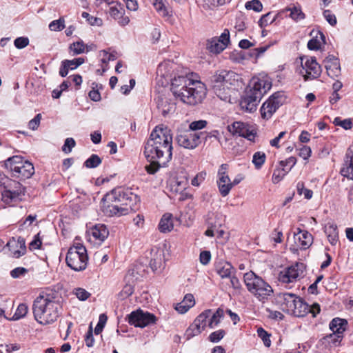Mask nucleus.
Wrapping results in <instances>:
<instances>
[{
    "mask_svg": "<svg viewBox=\"0 0 353 353\" xmlns=\"http://www.w3.org/2000/svg\"><path fill=\"white\" fill-rule=\"evenodd\" d=\"M128 323L137 327L143 328L156 322V316L148 312L139 309L132 311L126 316Z\"/></svg>",
    "mask_w": 353,
    "mask_h": 353,
    "instance_id": "nucleus-11",
    "label": "nucleus"
},
{
    "mask_svg": "<svg viewBox=\"0 0 353 353\" xmlns=\"http://www.w3.org/2000/svg\"><path fill=\"white\" fill-rule=\"evenodd\" d=\"M285 10L290 12V17L296 22L305 18V14L299 6L289 7Z\"/></svg>",
    "mask_w": 353,
    "mask_h": 353,
    "instance_id": "nucleus-35",
    "label": "nucleus"
},
{
    "mask_svg": "<svg viewBox=\"0 0 353 353\" xmlns=\"http://www.w3.org/2000/svg\"><path fill=\"white\" fill-rule=\"evenodd\" d=\"M271 15V13H267L262 16V17L260 19L259 23L261 27L266 26L269 23H272L276 20V17L272 18L271 20L270 19Z\"/></svg>",
    "mask_w": 353,
    "mask_h": 353,
    "instance_id": "nucleus-60",
    "label": "nucleus"
},
{
    "mask_svg": "<svg viewBox=\"0 0 353 353\" xmlns=\"http://www.w3.org/2000/svg\"><path fill=\"white\" fill-rule=\"evenodd\" d=\"M225 43H222L217 37L211 39L208 41L207 48L212 53L219 54L225 48Z\"/></svg>",
    "mask_w": 353,
    "mask_h": 353,
    "instance_id": "nucleus-33",
    "label": "nucleus"
},
{
    "mask_svg": "<svg viewBox=\"0 0 353 353\" xmlns=\"http://www.w3.org/2000/svg\"><path fill=\"white\" fill-rule=\"evenodd\" d=\"M188 186V180L185 176H176L170 182V190L175 194L186 190Z\"/></svg>",
    "mask_w": 353,
    "mask_h": 353,
    "instance_id": "nucleus-23",
    "label": "nucleus"
},
{
    "mask_svg": "<svg viewBox=\"0 0 353 353\" xmlns=\"http://www.w3.org/2000/svg\"><path fill=\"white\" fill-rule=\"evenodd\" d=\"M211 259V254L210 251H203L200 253L199 260L201 264L208 265Z\"/></svg>",
    "mask_w": 353,
    "mask_h": 353,
    "instance_id": "nucleus-63",
    "label": "nucleus"
},
{
    "mask_svg": "<svg viewBox=\"0 0 353 353\" xmlns=\"http://www.w3.org/2000/svg\"><path fill=\"white\" fill-rule=\"evenodd\" d=\"M347 327V321L341 318L333 319L329 325L330 330L335 334H339V337H343V333Z\"/></svg>",
    "mask_w": 353,
    "mask_h": 353,
    "instance_id": "nucleus-24",
    "label": "nucleus"
},
{
    "mask_svg": "<svg viewBox=\"0 0 353 353\" xmlns=\"http://www.w3.org/2000/svg\"><path fill=\"white\" fill-rule=\"evenodd\" d=\"M266 159V155L263 152H256L253 154L252 163L256 169H260L264 164Z\"/></svg>",
    "mask_w": 353,
    "mask_h": 353,
    "instance_id": "nucleus-37",
    "label": "nucleus"
},
{
    "mask_svg": "<svg viewBox=\"0 0 353 353\" xmlns=\"http://www.w3.org/2000/svg\"><path fill=\"white\" fill-rule=\"evenodd\" d=\"M153 5L157 10V12H159L160 14H161L163 16H165L168 14V11L165 7V5L163 3V0H153Z\"/></svg>",
    "mask_w": 353,
    "mask_h": 353,
    "instance_id": "nucleus-58",
    "label": "nucleus"
},
{
    "mask_svg": "<svg viewBox=\"0 0 353 353\" xmlns=\"http://www.w3.org/2000/svg\"><path fill=\"white\" fill-rule=\"evenodd\" d=\"M207 174L206 172L202 171L199 172L191 181V184L193 186H199L205 180Z\"/></svg>",
    "mask_w": 353,
    "mask_h": 353,
    "instance_id": "nucleus-55",
    "label": "nucleus"
},
{
    "mask_svg": "<svg viewBox=\"0 0 353 353\" xmlns=\"http://www.w3.org/2000/svg\"><path fill=\"white\" fill-rule=\"evenodd\" d=\"M303 276L304 265L303 263H296L295 265H292L281 271L279 275V280L282 283L289 285L296 282Z\"/></svg>",
    "mask_w": 353,
    "mask_h": 353,
    "instance_id": "nucleus-13",
    "label": "nucleus"
},
{
    "mask_svg": "<svg viewBox=\"0 0 353 353\" xmlns=\"http://www.w3.org/2000/svg\"><path fill=\"white\" fill-rule=\"evenodd\" d=\"M171 91L176 99L190 105L201 103L207 94V89L203 83L187 76L174 77L172 80Z\"/></svg>",
    "mask_w": 353,
    "mask_h": 353,
    "instance_id": "nucleus-2",
    "label": "nucleus"
},
{
    "mask_svg": "<svg viewBox=\"0 0 353 353\" xmlns=\"http://www.w3.org/2000/svg\"><path fill=\"white\" fill-rule=\"evenodd\" d=\"M240 137H244L248 141L254 143L255 139L257 137L256 127L248 123L246 128L243 130V134H241Z\"/></svg>",
    "mask_w": 353,
    "mask_h": 353,
    "instance_id": "nucleus-34",
    "label": "nucleus"
},
{
    "mask_svg": "<svg viewBox=\"0 0 353 353\" xmlns=\"http://www.w3.org/2000/svg\"><path fill=\"white\" fill-rule=\"evenodd\" d=\"M65 28V20L60 18L57 20H54L49 24V28L52 31H61Z\"/></svg>",
    "mask_w": 353,
    "mask_h": 353,
    "instance_id": "nucleus-43",
    "label": "nucleus"
},
{
    "mask_svg": "<svg viewBox=\"0 0 353 353\" xmlns=\"http://www.w3.org/2000/svg\"><path fill=\"white\" fill-rule=\"evenodd\" d=\"M107 319H108L107 316L105 314H100L99 319V322L94 328V333L96 334H99L102 332V330L106 323Z\"/></svg>",
    "mask_w": 353,
    "mask_h": 353,
    "instance_id": "nucleus-51",
    "label": "nucleus"
},
{
    "mask_svg": "<svg viewBox=\"0 0 353 353\" xmlns=\"http://www.w3.org/2000/svg\"><path fill=\"white\" fill-rule=\"evenodd\" d=\"M216 271L222 278H229L234 271L232 265L227 261H219L216 265Z\"/></svg>",
    "mask_w": 353,
    "mask_h": 353,
    "instance_id": "nucleus-26",
    "label": "nucleus"
},
{
    "mask_svg": "<svg viewBox=\"0 0 353 353\" xmlns=\"http://www.w3.org/2000/svg\"><path fill=\"white\" fill-rule=\"evenodd\" d=\"M90 236L94 240H97L99 242H103L109 234V231L107 227L103 224L96 225L90 230Z\"/></svg>",
    "mask_w": 353,
    "mask_h": 353,
    "instance_id": "nucleus-25",
    "label": "nucleus"
},
{
    "mask_svg": "<svg viewBox=\"0 0 353 353\" xmlns=\"http://www.w3.org/2000/svg\"><path fill=\"white\" fill-rule=\"evenodd\" d=\"M101 163V158L93 154L84 162V165L88 168H94L99 165Z\"/></svg>",
    "mask_w": 353,
    "mask_h": 353,
    "instance_id": "nucleus-39",
    "label": "nucleus"
},
{
    "mask_svg": "<svg viewBox=\"0 0 353 353\" xmlns=\"http://www.w3.org/2000/svg\"><path fill=\"white\" fill-rule=\"evenodd\" d=\"M288 171L285 170L284 168L278 169L274 171L272 175V181L274 183H279L283 177L288 173Z\"/></svg>",
    "mask_w": 353,
    "mask_h": 353,
    "instance_id": "nucleus-56",
    "label": "nucleus"
},
{
    "mask_svg": "<svg viewBox=\"0 0 353 353\" xmlns=\"http://www.w3.org/2000/svg\"><path fill=\"white\" fill-rule=\"evenodd\" d=\"M69 48L73 52V55L79 54L84 52L85 44L82 41L74 42Z\"/></svg>",
    "mask_w": 353,
    "mask_h": 353,
    "instance_id": "nucleus-42",
    "label": "nucleus"
},
{
    "mask_svg": "<svg viewBox=\"0 0 353 353\" xmlns=\"http://www.w3.org/2000/svg\"><path fill=\"white\" fill-rule=\"evenodd\" d=\"M243 279L248 290L259 301L264 302L272 296V288L252 271L245 273Z\"/></svg>",
    "mask_w": 353,
    "mask_h": 353,
    "instance_id": "nucleus-6",
    "label": "nucleus"
},
{
    "mask_svg": "<svg viewBox=\"0 0 353 353\" xmlns=\"http://www.w3.org/2000/svg\"><path fill=\"white\" fill-rule=\"evenodd\" d=\"M325 68L327 75L334 79L341 74V66L337 57L334 55H328L324 60Z\"/></svg>",
    "mask_w": 353,
    "mask_h": 353,
    "instance_id": "nucleus-19",
    "label": "nucleus"
},
{
    "mask_svg": "<svg viewBox=\"0 0 353 353\" xmlns=\"http://www.w3.org/2000/svg\"><path fill=\"white\" fill-rule=\"evenodd\" d=\"M300 59L302 67L300 74L303 77L305 81L315 79L321 75V67L314 57L305 56Z\"/></svg>",
    "mask_w": 353,
    "mask_h": 353,
    "instance_id": "nucleus-10",
    "label": "nucleus"
},
{
    "mask_svg": "<svg viewBox=\"0 0 353 353\" xmlns=\"http://www.w3.org/2000/svg\"><path fill=\"white\" fill-rule=\"evenodd\" d=\"M174 224L172 221V215L171 214H165L160 220L159 229L161 232L165 233L173 229Z\"/></svg>",
    "mask_w": 353,
    "mask_h": 353,
    "instance_id": "nucleus-30",
    "label": "nucleus"
},
{
    "mask_svg": "<svg viewBox=\"0 0 353 353\" xmlns=\"http://www.w3.org/2000/svg\"><path fill=\"white\" fill-rule=\"evenodd\" d=\"M29 39L25 37H20L15 39L14 45L17 49H23L29 45Z\"/></svg>",
    "mask_w": 353,
    "mask_h": 353,
    "instance_id": "nucleus-53",
    "label": "nucleus"
},
{
    "mask_svg": "<svg viewBox=\"0 0 353 353\" xmlns=\"http://www.w3.org/2000/svg\"><path fill=\"white\" fill-rule=\"evenodd\" d=\"M66 263L74 271L84 270L88 264L87 250L82 244L77 243L70 247L66 255Z\"/></svg>",
    "mask_w": 353,
    "mask_h": 353,
    "instance_id": "nucleus-8",
    "label": "nucleus"
},
{
    "mask_svg": "<svg viewBox=\"0 0 353 353\" xmlns=\"http://www.w3.org/2000/svg\"><path fill=\"white\" fill-rule=\"evenodd\" d=\"M172 133L163 125L156 126L147 141L144 154L148 161H158L163 165L170 161L172 153Z\"/></svg>",
    "mask_w": 353,
    "mask_h": 353,
    "instance_id": "nucleus-1",
    "label": "nucleus"
},
{
    "mask_svg": "<svg viewBox=\"0 0 353 353\" xmlns=\"http://www.w3.org/2000/svg\"><path fill=\"white\" fill-rule=\"evenodd\" d=\"M343 337H339V334H335L334 332L330 334H327L323 338L324 343H332L336 345L341 341Z\"/></svg>",
    "mask_w": 353,
    "mask_h": 353,
    "instance_id": "nucleus-47",
    "label": "nucleus"
},
{
    "mask_svg": "<svg viewBox=\"0 0 353 353\" xmlns=\"http://www.w3.org/2000/svg\"><path fill=\"white\" fill-rule=\"evenodd\" d=\"M28 305L25 303H21L17 307L14 314L12 316L13 320H19L23 317H24L28 313Z\"/></svg>",
    "mask_w": 353,
    "mask_h": 353,
    "instance_id": "nucleus-40",
    "label": "nucleus"
},
{
    "mask_svg": "<svg viewBox=\"0 0 353 353\" xmlns=\"http://www.w3.org/2000/svg\"><path fill=\"white\" fill-rule=\"evenodd\" d=\"M262 97L260 93L254 94V92L247 90L244 96L241 98L240 105L243 110L249 112H254L256 110V107Z\"/></svg>",
    "mask_w": 353,
    "mask_h": 353,
    "instance_id": "nucleus-18",
    "label": "nucleus"
},
{
    "mask_svg": "<svg viewBox=\"0 0 353 353\" xmlns=\"http://www.w3.org/2000/svg\"><path fill=\"white\" fill-rule=\"evenodd\" d=\"M74 294L80 301H85L90 296V292L86 291L85 289L81 288L74 289Z\"/></svg>",
    "mask_w": 353,
    "mask_h": 353,
    "instance_id": "nucleus-54",
    "label": "nucleus"
},
{
    "mask_svg": "<svg viewBox=\"0 0 353 353\" xmlns=\"http://www.w3.org/2000/svg\"><path fill=\"white\" fill-rule=\"evenodd\" d=\"M310 305L301 298L297 297L288 313L297 316L303 317L309 313Z\"/></svg>",
    "mask_w": 353,
    "mask_h": 353,
    "instance_id": "nucleus-21",
    "label": "nucleus"
},
{
    "mask_svg": "<svg viewBox=\"0 0 353 353\" xmlns=\"http://www.w3.org/2000/svg\"><path fill=\"white\" fill-rule=\"evenodd\" d=\"M24 195L25 188L15 181H9L1 190L2 201L6 204L21 201Z\"/></svg>",
    "mask_w": 353,
    "mask_h": 353,
    "instance_id": "nucleus-9",
    "label": "nucleus"
},
{
    "mask_svg": "<svg viewBox=\"0 0 353 353\" xmlns=\"http://www.w3.org/2000/svg\"><path fill=\"white\" fill-rule=\"evenodd\" d=\"M240 77L232 70H218L210 78V86L214 94L225 101H230L232 87L238 84Z\"/></svg>",
    "mask_w": 353,
    "mask_h": 353,
    "instance_id": "nucleus-5",
    "label": "nucleus"
},
{
    "mask_svg": "<svg viewBox=\"0 0 353 353\" xmlns=\"http://www.w3.org/2000/svg\"><path fill=\"white\" fill-rule=\"evenodd\" d=\"M323 17L331 26H334L336 24V17L330 10H325L323 12Z\"/></svg>",
    "mask_w": 353,
    "mask_h": 353,
    "instance_id": "nucleus-62",
    "label": "nucleus"
},
{
    "mask_svg": "<svg viewBox=\"0 0 353 353\" xmlns=\"http://www.w3.org/2000/svg\"><path fill=\"white\" fill-rule=\"evenodd\" d=\"M294 239L298 246L302 250H306L311 246L313 242L312 235L306 230L297 228V232H294Z\"/></svg>",
    "mask_w": 353,
    "mask_h": 353,
    "instance_id": "nucleus-20",
    "label": "nucleus"
},
{
    "mask_svg": "<svg viewBox=\"0 0 353 353\" xmlns=\"http://www.w3.org/2000/svg\"><path fill=\"white\" fill-rule=\"evenodd\" d=\"M134 292V288L131 285H125L119 294L121 299H125L130 296Z\"/></svg>",
    "mask_w": 353,
    "mask_h": 353,
    "instance_id": "nucleus-59",
    "label": "nucleus"
},
{
    "mask_svg": "<svg viewBox=\"0 0 353 353\" xmlns=\"http://www.w3.org/2000/svg\"><path fill=\"white\" fill-rule=\"evenodd\" d=\"M150 164L146 165L145 167V170L148 174H154L156 173L158 170L159 169L160 164H162V163L155 161H150Z\"/></svg>",
    "mask_w": 353,
    "mask_h": 353,
    "instance_id": "nucleus-57",
    "label": "nucleus"
},
{
    "mask_svg": "<svg viewBox=\"0 0 353 353\" xmlns=\"http://www.w3.org/2000/svg\"><path fill=\"white\" fill-rule=\"evenodd\" d=\"M257 334L262 339L266 347H270L271 345V341L270 339V335L263 328H258Z\"/></svg>",
    "mask_w": 353,
    "mask_h": 353,
    "instance_id": "nucleus-44",
    "label": "nucleus"
},
{
    "mask_svg": "<svg viewBox=\"0 0 353 353\" xmlns=\"http://www.w3.org/2000/svg\"><path fill=\"white\" fill-rule=\"evenodd\" d=\"M341 174L344 177L353 180V151L350 154H347Z\"/></svg>",
    "mask_w": 353,
    "mask_h": 353,
    "instance_id": "nucleus-27",
    "label": "nucleus"
},
{
    "mask_svg": "<svg viewBox=\"0 0 353 353\" xmlns=\"http://www.w3.org/2000/svg\"><path fill=\"white\" fill-rule=\"evenodd\" d=\"M283 101V94L281 92L273 94L261 108L262 117L266 119L270 118L273 113L282 105Z\"/></svg>",
    "mask_w": 353,
    "mask_h": 353,
    "instance_id": "nucleus-14",
    "label": "nucleus"
},
{
    "mask_svg": "<svg viewBox=\"0 0 353 353\" xmlns=\"http://www.w3.org/2000/svg\"><path fill=\"white\" fill-rule=\"evenodd\" d=\"M271 86L272 83L267 76L255 77L252 79L248 90L254 94L260 93V97H262Z\"/></svg>",
    "mask_w": 353,
    "mask_h": 353,
    "instance_id": "nucleus-16",
    "label": "nucleus"
},
{
    "mask_svg": "<svg viewBox=\"0 0 353 353\" xmlns=\"http://www.w3.org/2000/svg\"><path fill=\"white\" fill-rule=\"evenodd\" d=\"M211 314V310H206L201 312L196 319L198 322L200 323L201 325L204 327V329L208 326V321L209 317Z\"/></svg>",
    "mask_w": 353,
    "mask_h": 353,
    "instance_id": "nucleus-41",
    "label": "nucleus"
},
{
    "mask_svg": "<svg viewBox=\"0 0 353 353\" xmlns=\"http://www.w3.org/2000/svg\"><path fill=\"white\" fill-rule=\"evenodd\" d=\"M200 134L189 130H182L178 132L175 139L180 147L193 150L201 143Z\"/></svg>",
    "mask_w": 353,
    "mask_h": 353,
    "instance_id": "nucleus-12",
    "label": "nucleus"
},
{
    "mask_svg": "<svg viewBox=\"0 0 353 353\" xmlns=\"http://www.w3.org/2000/svg\"><path fill=\"white\" fill-rule=\"evenodd\" d=\"M216 183L220 194L223 197L228 196L232 190V181L230 178L228 176L217 179Z\"/></svg>",
    "mask_w": 353,
    "mask_h": 353,
    "instance_id": "nucleus-29",
    "label": "nucleus"
},
{
    "mask_svg": "<svg viewBox=\"0 0 353 353\" xmlns=\"http://www.w3.org/2000/svg\"><path fill=\"white\" fill-rule=\"evenodd\" d=\"M156 100L157 108L164 117L174 111L175 103L171 102L167 97L159 96Z\"/></svg>",
    "mask_w": 353,
    "mask_h": 353,
    "instance_id": "nucleus-22",
    "label": "nucleus"
},
{
    "mask_svg": "<svg viewBox=\"0 0 353 353\" xmlns=\"http://www.w3.org/2000/svg\"><path fill=\"white\" fill-rule=\"evenodd\" d=\"M5 166L13 177L25 180L30 179L34 173L32 163L23 160L21 156H13L5 161Z\"/></svg>",
    "mask_w": 353,
    "mask_h": 353,
    "instance_id": "nucleus-7",
    "label": "nucleus"
},
{
    "mask_svg": "<svg viewBox=\"0 0 353 353\" xmlns=\"http://www.w3.org/2000/svg\"><path fill=\"white\" fill-rule=\"evenodd\" d=\"M247 10H253L256 12H260L263 9V5L259 0H252L245 3Z\"/></svg>",
    "mask_w": 353,
    "mask_h": 353,
    "instance_id": "nucleus-46",
    "label": "nucleus"
},
{
    "mask_svg": "<svg viewBox=\"0 0 353 353\" xmlns=\"http://www.w3.org/2000/svg\"><path fill=\"white\" fill-rule=\"evenodd\" d=\"M325 232L330 244L332 245H336L339 241V232L336 226L334 225H326Z\"/></svg>",
    "mask_w": 353,
    "mask_h": 353,
    "instance_id": "nucleus-32",
    "label": "nucleus"
},
{
    "mask_svg": "<svg viewBox=\"0 0 353 353\" xmlns=\"http://www.w3.org/2000/svg\"><path fill=\"white\" fill-rule=\"evenodd\" d=\"M65 64L67 65V67L70 68V70H74L78 66L81 65L84 62V59L79 57L77 59H74L72 60H64Z\"/></svg>",
    "mask_w": 353,
    "mask_h": 353,
    "instance_id": "nucleus-48",
    "label": "nucleus"
},
{
    "mask_svg": "<svg viewBox=\"0 0 353 353\" xmlns=\"http://www.w3.org/2000/svg\"><path fill=\"white\" fill-rule=\"evenodd\" d=\"M223 316V311L221 309H218L214 313H212L209 317L208 326L210 328H214L218 325L221 322V319Z\"/></svg>",
    "mask_w": 353,
    "mask_h": 353,
    "instance_id": "nucleus-36",
    "label": "nucleus"
},
{
    "mask_svg": "<svg viewBox=\"0 0 353 353\" xmlns=\"http://www.w3.org/2000/svg\"><path fill=\"white\" fill-rule=\"evenodd\" d=\"M311 149L308 146L303 145L299 149V155L303 159L307 160L311 156Z\"/></svg>",
    "mask_w": 353,
    "mask_h": 353,
    "instance_id": "nucleus-64",
    "label": "nucleus"
},
{
    "mask_svg": "<svg viewBox=\"0 0 353 353\" xmlns=\"http://www.w3.org/2000/svg\"><path fill=\"white\" fill-rule=\"evenodd\" d=\"M108 12L121 26H125L130 22V18L125 16V9L123 4L118 1L109 6Z\"/></svg>",
    "mask_w": 353,
    "mask_h": 353,
    "instance_id": "nucleus-17",
    "label": "nucleus"
},
{
    "mask_svg": "<svg viewBox=\"0 0 353 353\" xmlns=\"http://www.w3.org/2000/svg\"><path fill=\"white\" fill-rule=\"evenodd\" d=\"M41 119V114H37L34 119L30 120L28 123V127L30 129L32 130H35L38 128L40 121Z\"/></svg>",
    "mask_w": 353,
    "mask_h": 353,
    "instance_id": "nucleus-61",
    "label": "nucleus"
},
{
    "mask_svg": "<svg viewBox=\"0 0 353 353\" xmlns=\"http://www.w3.org/2000/svg\"><path fill=\"white\" fill-rule=\"evenodd\" d=\"M336 125H339L345 130L351 129L352 127V123L350 119L341 120L339 117H336L333 121Z\"/></svg>",
    "mask_w": 353,
    "mask_h": 353,
    "instance_id": "nucleus-50",
    "label": "nucleus"
},
{
    "mask_svg": "<svg viewBox=\"0 0 353 353\" xmlns=\"http://www.w3.org/2000/svg\"><path fill=\"white\" fill-rule=\"evenodd\" d=\"M139 200L137 194L129 190L114 189L102 199V210L108 216H121L134 210Z\"/></svg>",
    "mask_w": 353,
    "mask_h": 353,
    "instance_id": "nucleus-3",
    "label": "nucleus"
},
{
    "mask_svg": "<svg viewBox=\"0 0 353 353\" xmlns=\"http://www.w3.org/2000/svg\"><path fill=\"white\" fill-rule=\"evenodd\" d=\"M248 125L247 123H243L241 121H235L234 122L231 126H229V131L234 134H238L241 136L243 134V130L246 128Z\"/></svg>",
    "mask_w": 353,
    "mask_h": 353,
    "instance_id": "nucleus-38",
    "label": "nucleus"
},
{
    "mask_svg": "<svg viewBox=\"0 0 353 353\" xmlns=\"http://www.w3.org/2000/svg\"><path fill=\"white\" fill-rule=\"evenodd\" d=\"M296 298L297 296L292 293H280L278 295V300L281 302L283 310H286L288 312L292 308Z\"/></svg>",
    "mask_w": 353,
    "mask_h": 353,
    "instance_id": "nucleus-28",
    "label": "nucleus"
},
{
    "mask_svg": "<svg viewBox=\"0 0 353 353\" xmlns=\"http://www.w3.org/2000/svg\"><path fill=\"white\" fill-rule=\"evenodd\" d=\"M9 255L14 259H19L26 253V240L22 236L11 238L6 243Z\"/></svg>",
    "mask_w": 353,
    "mask_h": 353,
    "instance_id": "nucleus-15",
    "label": "nucleus"
},
{
    "mask_svg": "<svg viewBox=\"0 0 353 353\" xmlns=\"http://www.w3.org/2000/svg\"><path fill=\"white\" fill-rule=\"evenodd\" d=\"M61 308L60 303L50 294H40L32 305L34 319L41 325H48L57 321Z\"/></svg>",
    "mask_w": 353,
    "mask_h": 353,
    "instance_id": "nucleus-4",
    "label": "nucleus"
},
{
    "mask_svg": "<svg viewBox=\"0 0 353 353\" xmlns=\"http://www.w3.org/2000/svg\"><path fill=\"white\" fill-rule=\"evenodd\" d=\"M225 334V332L223 330H219L210 334L209 340L212 343H218L224 337Z\"/></svg>",
    "mask_w": 353,
    "mask_h": 353,
    "instance_id": "nucleus-52",
    "label": "nucleus"
},
{
    "mask_svg": "<svg viewBox=\"0 0 353 353\" xmlns=\"http://www.w3.org/2000/svg\"><path fill=\"white\" fill-rule=\"evenodd\" d=\"M75 145L76 142L73 138H67L65 140L64 144L62 147V151L65 154H69L71 152Z\"/></svg>",
    "mask_w": 353,
    "mask_h": 353,
    "instance_id": "nucleus-49",
    "label": "nucleus"
},
{
    "mask_svg": "<svg viewBox=\"0 0 353 353\" xmlns=\"http://www.w3.org/2000/svg\"><path fill=\"white\" fill-rule=\"evenodd\" d=\"M205 329L203 325H201L199 322L194 319V322L186 330L185 336L187 339H190L195 336H198Z\"/></svg>",
    "mask_w": 353,
    "mask_h": 353,
    "instance_id": "nucleus-31",
    "label": "nucleus"
},
{
    "mask_svg": "<svg viewBox=\"0 0 353 353\" xmlns=\"http://www.w3.org/2000/svg\"><path fill=\"white\" fill-rule=\"evenodd\" d=\"M208 122L205 120L194 121L189 125V130L194 132L196 130H202L206 127Z\"/></svg>",
    "mask_w": 353,
    "mask_h": 353,
    "instance_id": "nucleus-45",
    "label": "nucleus"
}]
</instances>
